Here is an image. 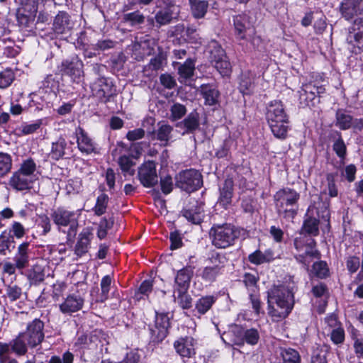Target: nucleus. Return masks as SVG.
<instances>
[{
	"label": "nucleus",
	"mask_w": 363,
	"mask_h": 363,
	"mask_svg": "<svg viewBox=\"0 0 363 363\" xmlns=\"http://www.w3.org/2000/svg\"><path fill=\"white\" fill-rule=\"evenodd\" d=\"M318 207L311 205L306 213L301 228L304 235L294 239V245L297 251L296 259L303 263L311 279L318 278V249L313 238L318 234Z\"/></svg>",
	"instance_id": "f257e3e1"
},
{
	"label": "nucleus",
	"mask_w": 363,
	"mask_h": 363,
	"mask_svg": "<svg viewBox=\"0 0 363 363\" xmlns=\"http://www.w3.org/2000/svg\"><path fill=\"white\" fill-rule=\"evenodd\" d=\"M268 314L274 322L286 318L294 304L293 288L289 285H274L267 292Z\"/></svg>",
	"instance_id": "f03ea898"
},
{
	"label": "nucleus",
	"mask_w": 363,
	"mask_h": 363,
	"mask_svg": "<svg viewBox=\"0 0 363 363\" xmlns=\"http://www.w3.org/2000/svg\"><path fill=\"white\" fill-rule=\"evenodd\" d=\"M266 119L274 137L285 139L289 127V116L281 101L274 100L267 106Z\"/></svg>",
	"instance_id": "7ed1b4c3"
},
{
	"label": "nucleus",
	"mask_w": 363,
	"mask_h": 363,
	"mask_svg": "<svg viewBox=\"0 0 363 363\" xmlns=\"http://www.w3.org/2000/svg\"><path fill=\"white\" fill-rule=\"evenodd\" d=\"M300 195L294 189L284 188L274 196L275 206L279 216L286 220H292L298 213Z\"/></svg>",
	"instance_id": "20e7f679"
},
{
	"label": "nucleus",
	"mask_w": 363,
	"mask_h": 363,
	"mask_svg": "<svg viewBox=\"0 0 363 363\" xmlns=\"http://www.w3.org/2000/svg\"><path fill=\"white\" fill-rule=\"evenodd\" d=\"M240 235V230L230 223L214 224L209 231L212 245L220 249L233 246Z\"/></svg>",
	"instance_id": "39448f33"
},
{
	"label": "nucleus",
	"mask_w": 363,
	"mask_h": 363,
	"mask_svg": "<svg viewBox=\"0 0 363 363\" xmlns=\"http://www.w3.org/2000/svg\"><path fill=\"white\" fill-rule=\"evenodd\" d=\"M78 211H69L64 208H57L52 214L51 218L58 228L69 227L68 235H75L78 228Z\"/></svg>",
	"instance_id": "423d86ee"
},
{
	"label": "nucleus",
	"mask_w": 363,
	"mask_h": 363,
	"mask_svg": "<svg viewBox=\"0 0 363 363\" xmlns=\"http://www.w3.org/2000/svg\"><path fill=\"white\" fill-rule=\"evenodd\" d=\"M202 183L201 174L194 169L183 170L175 177L176 186L189 193L199 189Z\"/></svg>",
	"instance_id": "0eeeda50"
},
{
	"label": "nucleus",
	"mask_w": 363,
	"mask_h": 363,
	"mask_svg": "<svg viewBox=\"0 0 363 363\" xmlns=\"http://www.w3.org/2000/svg\"><path fill=\"white\" fill-rule=\"evenodd\" d=\"M210 50V62L222 76L228 75L230 72V63L225 50L216 41L211 42Z\"/></svg>",
	"instance_id": "6e6552de"
},
{
	"label": "nucleus",
	"mask_w": 363,
	"mask_h": 363,
	"mask_svg": "<svg viewBox=\"0 0 363 363\" xmlns=\"http://www.w3.org/2000/svg\"><path fill=\"white\" fill-rule=\"evenodd\" d=\"M84 64L77 55L71 56L61 62L62 75L69 77L73 82L79 83L84 76Z\"/></svg>",
	"instance_id": "1a4fd4ad"
},
{
	"label": "nucleus",
	"mask_w": 363,
	"mask_h": 363,
	"mask_svg": "<svg viewBox=\"0 0 363 363\" xmlns=\"http://www.w3.org/2000/svg\"><path fill=\"white\" fill-rule=\"evenodd\" d=\"M169 313L156 312L155 324L150 326V340L154 343L161 342L167 335L170 327Z\"/></svg>",
	"instance_id": "9d476101"
},
{
	"label": "nucleus",
	"mask_w": 363,
	"mask_h": 363,
	"mask_svg": "<svg viewBox=\"0 0 363 363\" xmlns=\"http://www.w3.org/2000/svg\"><path fill=\"white\" fill-rule=\"evenodd\" d=\"M93 94L103 103H107L116 94V89L113 82L106 77H97L91 85Z\"/></svg>",
	"instance_id": "9b49d317"
},
{
	"label": "nucleus",
	"mask_w": 363,
	"mask_h": 363,
	"mask_svg": "<svg viewBox=\"0 0 363 363\" xmlns=\"http://www.w3.org/2000/svg\"><path fill=\"white\" fill-rule=\"evenodd\" d=\"M44 323L39 318L30 322L26 331L21 333L27 341L29 347L34 348L41 344L44 340Z\"/></svg>",
	"instance_id": "f8f14e48"
},
{
	"label": "nucleus",
	"mask_w": 363,
	"mask_h": 363,
	"mask_svg": "<svg viewBox=\"0 0 363 363\" xmlns=\"http://www.w3.org/2000/svg\"><path fill=\"white\" fill-rule=\"evenodd\" d=\"M156 163L154 161L144 162L138 171V178L145 188L154 187L158 183Z\"/></svg>",
	"instance_id": "ddd939ff"
},
{
	"label": "nucleus",
	"mask_w": 363,
	"mask_h": 363,
	"mask_svg": "<svg viewBox=\"0 0 363 363\" xmlns=\"http://www.w3.org/2000/svg\"><path fill=\"white\" fill-rule=\"evenodd\" d=\"M38 8L33 5L30 6L26 4L24 6L18 8L16 11V20L18 25L21 28L30 29L33 28Z\"/></svg>",
	"instance_id": "4468645a"
},
{
	"label": "nucleus",
	"mask_w": 363,
	"mask_h": 363,
	"mask_svg": "<svg viewBox=\"0 0 363 363\" xmlns=\"http://www.w3.org/2000/svg\"><path fill=\"white\" fill-rule=\"evenodd\" d=\"M84 300L79 294H69L59 304V309L63 314L71 315L80 311L84 306Z\"/></svg>",
	"instance_id": "2eb2a0df"
},
{
	"label": "nucleus",
	"mask_w": 363,
	"mask_h": 363,
	"mask_svg": "<svg viewBox=\"0 0 363 363\" xmlns=\"http://www.w3.org/2000/svg\"><path fill=\"white\" fill-rule=\"evenodd\" d=\"M340 11L342 16L347 21L359 15H362V0H344L341 3Z\"/></svg>",
	"instance_id": "dca6fc26"
},
{
	"label": "nucleus",
	"mask_w": 363,
	"mask_h": 363,
	"mask_svg": "<svg viewBox=\"0 0 363 363\" xmlns=\"http://www.w3.org/2000/svg\"><path fill=\"white\" fill-rule=\"evenodd\" d=\"M221 339L226 346H243V328L238 325H231L228 330L224 332Z\"/></svg>",
	"instance_id": "f3484780"
},
{
	"label": "nucleus",
	"mask_w": 363,
	"mask_h": 363,
	"mask_svg": "<svg viewBox=\"0 0 363 363\" xmlns=\"http://www.w3.org/2000/svg\"><path fill=\"white\" fill-rule=\"evenodd\" d=\"M72 143L69 145L65 138H59L57 141L52 143L50 157L55 160L64 157L69 158L72 152Z\"/></svg>",
	"instance_id": "a211bd4d"
},
{
	"label": "nucleus",
	"mask_w": 363,
	"mask_h": 363,
	"mask_svg": "<svg viewBox=\"0 0 363 363\" xmlns=\"http://www.w3.org/2000/svg\"><path fill=\"white\" fill-rule=\"evenodd\" d=\"M71 16L65 11H60L54 18L52 30L56 34H66L74 27Z\"/></svg>",
	"instance_id": "6ab92c4d"
},
{
	"label": "nucleus",
	"mask_w": 363,
	"mask_h": 363,
	"mask_svg": "<svg viewBox=\"0 0 363 363\" xmlns=\"http://www.w3.org/2000/svg\"><path fill=\"white\" fill-rule=\"evenodd\" d=\"M346 40L349 44L363 45V18H357L354 21L349 29Z\"/></svg>",
	"instance_id": "aec40b11"
},
{
	"label": "nucleus",
	"mask_w": 363,
	"mask_h": 363,
	"mask_svg": "<svg viewBox=\"0 0 363 363\" xmlns=\"http://www.w3.org/2000/svg\"><path fill=\"white\" fill-rule=\"evenodd\" d=\"M193 274L194 268L191 266L179 270L175 277L174 291H188Z\"/></svg>",
	"instance_id": "412c9836"
},
{
	"label": "nucleus",
	"mask_w": 363,
	"mask_h": 363,
	"mask_svg": "<svg viewBox=\"0 0 363 363\" xmlns=\"http://www.w3.org/2000/svg\"><path fill=\"white\" fill-rule=\"evenodd\" d=\"M34 181L21 172L16 171L9 179V184L16 191H24L31 189Z\"/></svg>",
	"instance_id": "4be33fe9"
},
{
	"label": "nucleus",
	"mask_w": 363,
	"mask_h": 363,
	"mask_svg": "<svg viewBox=\"0 0 363 363\" xmlns=\"http://www.w3.org/2000/svg\"><path fill=\"white\" fill-rule=\"evenodd\" d=\"M30 243L24 242L18 246L16 252L13 257V262L16 264L17 269L23 270L29 265L30 250Z\"/></svg>",
	"instance_id": "5701e85b"
},
{
	"label": "nucleus",
	"mask_w": 363,
	"mask_h": 363,
	"mask_svg": "<svg viewBox=\"0 0 363 363\" xmlns=\"http://www.w3.org/2000/svg\"><path fill=\"white\" fill-rule=\"evenodd\" d=\"M174 346L177 352L182 357L189 358L195 354L194 340L191 337L177 340Z\"/></svg>",
	"instance_id": "b1692460"
},
{
	"label": "nucleus",
	"mask_w": 363,
	"mask_h": 363,
	"mask_svg": "<svg viewBox=\"0 0 363 363\" xmlns=\"http://www.w3.org/2000/svg\"><path fill=\"white\" fill-rule=\"evenodd\" d=\"M76 136L78 148L82 152L90 154L94 151V143L82 128L76 130Z\"/></svg>",
	"instance_id": "393cba45"
},
{
	"label": "nucleus",
	"mask_w": 363,
	"mask_h": 363,
	"mask_svg": "<svg viewBox=\"0 0 363 363\" xmlns=\"http://www.w3.org/2000/svg\"><path fill=\"white\" fill-rule=\"evenodd\" d=\"M199 113L194 110L182 121L178 123L177 127L184 129L183 134L192 133L199 128Z\"/></svg>",
	"instance_id": "a878e982"
},
{
	"label": "nucleus",
	"mask_w": 363,
	"mask_h": 363,
	"mask_svg": "<svg viewBox=\"0 0 363 363\" xmlns=\"http://www.w3.org/2000/svg\"><path fill=\"white\" fill-rule=\"evenodd\" d=\"M6 344L9 351L16 354L17 356H24L28 352V347L29 346L26 338L21 333Z\"/></svg>",
	"instance_id": "bb28decb"
},
{
	"label": "nucleus",
	"mask_w": 363,
	"mask_h": 363,
	"mask_svg": "<svg viewBox=\"0 0 363 363\" xmlns=\"http://www.w3.org/2000/svg\"><path fill=\"white\" fill-rule=\"evenodd\" d=\"M233 194V182L231 179L225 180L223 186L220 188V196L218 203L223 208H227L230 204Z\"/></svg>",
	"instance_id": "cd10ccee"
},
{
	"label": "nucleus",
	"mask_w": 363,
	"mask_h": 363,
	"mask_svg": "<svg viewBox=\"0 0 363 363\" xmlns=\"http://www.w3.org/2000/svg\"><path fill=\"white\" fill-rule=\"evenodd\" d=\"M183 216L193 224H200L204 217V210L203 205L196 204L189 208H185L182 211Z\"/></svg>",
	"instance_id": "c85d7f7f"
},
{
	"label": "nucleus",
	"mask_w": 363,
	"mask_h": 363,
	"mask_svg": "<svg viewBox=\"0 0 363 363\" xmlns=\"http://www.w3.org/2000/svg\"><path fill=\"white\" fill-rule=\"evenodd\" d=\"M200 89L201 94L205 99L206 105L215 106L218 104L220 94L214 86L211 84H202Z\"/></svg>",
	"instance_id": "c756f323"
},
{
	"label": "nucleus",
	"mask_w": 363,
	"mask_h": 363,
	"mask_svg": "<svg viewBox=\"0 0 363 363\" xmlns=\"http://www.w3.org/2000/svg\"><path fill=\"white\" fill-rule=\"evenodd\" d=\"M19 49L11 38L0 37V54L6 57H15L19 53Z\"/></svg>",
	"instance_id": "7c9ffc66"
},
{
	"label": "nucleus",
	"mask_w": 363,
	"mask_h": 363,
	"mask_svg": "<svg viewBox=\"0 0 363 363\" xmlns=\"http://www.w3.org/2000/svg\"><path fill=\"white\" fill-rule=\"evenodd\" d=\"M234 26L238 38L245 39V33L250 27L249 17L245 13L236 16L234 18Z\"/></svg>",
	"instance_id": "2f4dec72"
},
{
	"label": "nucleus",
	"mask_w": 363,
	"mask_h": 363,
	"mask_svg": "<svg viewBox=\"0 0 363 363\" xmlns=\"http://www.w3.org/2000/svg\"><path fill=\"white\" fill-rule=\"evenodd\" d=\"M191 13L196 19L203 18L207 13L208 3L205 0H189Z\"/></svg>",
	"instance_id": "473e14b6"
},
{
	"label": "nucleus",
	"mask_w": 363,
	"mask_h": 363,
	"mask_svg": "<svg viewBox=\"0 0 363 363\" xmlns=\"http://www.w3.org/2000/svg\"><path fill=\"white\" fill-rule=\"evenodd\" d=\"M177 14L178 11L161 9L156 13L155 20L159 27H160L171 23L174 19L177 18Z\"/></svg>",
	"instance_id": "72a5a7b5"
},
{
	"label": "nucleus",
	"mask_w": 363,
	"mask_h": 363,
	"mask_svg": "<svg viewBox=\"0 0 363 363\" xmlns=\"http://www.w3.org/2000/svg\"><path fill=\"white\" fill-rule=\"evenodd\" d=\"M316 93H318V87L312 84H306L301 93L300 98L306 101V105L309 107L315 106Z\"/></svg>",
	"instance_id": "f704fd0d"
},
{
	"label": "nucleus",
	"mask_w": 363,
	"mask_h": 363,
	"mask_svg": "<svg viewBox=\"0 0 363 363\" xmlns=\"http://www.w3.org/2000/svg\"><path fill=\"white\" fill-rule=\"evenodd\" d=\"M195 69L194 61L191 58L186 59L184 64L180 65L178 68L180 82H185L186 80L191 78Z\"/></svg>",
	"instance_id": "c9c22d12"
},
{
	"label": "nucleus",
	"mask_w": 363,
	"mask_h": 363,
	"mask_svg": "<svg viewBox=\"0 0 363 363\" xmlns=\"http://www.w3.org/2000/svg\"><path fill=\"white\" fill-rule=\"evenodd\" d=\"M216 301L214 296H205L199 298L195 303V310L199 315L206 313Z\"/></svg>",
	"instance_id": "e433bc0d"
},
{
	"label": "nucleus",
	"mask_w": 363,
	"mask_h": 363,
	"mask_svg": "<svg viewBox=\"0 0 363 363\" xmlns=\"http://www.w3.org/2000/svg\"><path fill=\"white\" fill-rule=\"evenodd\" d=\"M158 125L159 128L156 133H155V131H150L148 133L151 135L156 134L157 140L164 143V145H167L171 138L173 128L167 123H159Z\"/></svg>",
	"instance_id": "4c0bfd02"
},
{
	"label": "nucleus",
	"mask_w": 363,
	"mask_h": 363,
	"mask_svg": "<svg viewBox=\"0 0 363 363\" xmlns=\"http://www.w3.org/2000/svg\"><path fill=\"white\" fill-rule=\"evenodd\" d=\"M91 234L87 232H82L79 235V240L75 245V254L82 257L88 252L90 245Z\"/></svg>",
	"instance_id": "58836bf2"
},
{
	"label": "nucleus",
	"mask_w": 363,
	"mask_h": 363,
	"mask_svg": "<svg viewBox=\"0 0 363 363\" xmlns=\"http://www.w3.org/2000/svg\"><path fill=\"white\" fill-rule=\"evenodd\" d=\"M226 262L227 259L225 256L217 252H212L207 259V264L212 267L220 273H221V270L223 269Z\"/></svg>",
	"instance_id": "ea45409f"
},
{
	"label": "nucleus",
	"mask_w": 363,
	"mask_h": 363,
	"mask_svg": "<svg viewBox=\"0 0 363 363\" xmlns=\"http://www.w3.org/2000/svg\"><path fill=\"white\" fill-rule=\"evenodd\" d=\"M248 259L252 264H261L272 260L273 253L270 250H267L264 252L260 250H256L249 255Z\"/></svg>",
	"instance_id": "a19ab883"
},
{
	"label": "nucleus",
	"mask_w": 363,
	"mask_h": 363,
	"mask_svg": "<svg viewBox=\"0 0 363 363\" xmlns=\"http://www.w3.org/2000/svg\"><path fill=\"white\" fill-rule=\"evenodd\" d=\"M27 276L31 284H38L43 281L45 274L43 266L39 264H34L32 268L28 271Z\"/></svg>",
	"instance_id": "79ce46f5"
},
{
	"label": "nucleus",
	"mask_w": 363,
	"mask_h": 363,
	"mask_svg": "<svg viewBox=\"0 0 363 363\" xmlns=\"http://www.w3.org/2000/svg\"><path fill=\"white\" fill-rule=\"evenodd\" d=\"M12 162V157L9 154L0 152V179L11 172Z\"/></svg>",
	"instance_id": "37998d69"
},
{
	"label": "nucleus",
	"mask_w": 363,
	"mask_h": 363,
	"mask_svg": "<svg viewBox=\"0 0 363 363\" xmlns=\"http://www.w3.org/2000/svg\"><path fill=\"white\" fill-rule=\"evenodd\" d=\"M336 121L337 125L341 130H347L352 128L353 118L350 115L347 114L345 111L338 110L336 113Z\"/></svg>",
	"instance_id": "c03bdc74"
},
{
	"label": "nucleus",
	"mask_w": 363,
	"mask_h": 363,
	"mask_svg": "<svg viewBox=\"0 0 363 363\" xmlns=\"http://www.w3.org/2000/svg\"><path fill=\"white\" fill-rule=\"evenodd\" d=\"M109 201V197L107 194L103 193L100 194L97 199L96 204L93 208L94 214L100 216L104 214L106 211V208L108 206Z\"/></svg>",
	"instance_id": "a18cd8bd"
},
{
	"label": "nucleus",
	"mask_w": 363,
	"mask_h": 363,
	"mask_svg": "<svg viewBox=\"0 0 363 363\" xmlns=\"http://www.w3.org/2000/svg\"><path fill=\"white\" fill-rule=\"evenodd\" d=\"M123 21L131 26L140 25L145 22L144 15L139 11L128 13L123 15Z\"/></svg>",
	"instance_id": "49530a36"
},
{
	"label": "nucleus",
	"mask_w": 363,
	"mask_h": 363,
	"mask_svg": "<svg viewBox=\"0 0 363 363\" xmlns=\"http://www.w3.org/2000/svg\"><path fill=\"white\" fill-rule=\"evenodd\" d=\"M118 164L121 170L129 175L135 174V169L133 167L135 165V162L131 157L123 155L118 159Z\"/></svg>",
	"instance_id": "de8ad7c7"
},
{
	"label": "nucleus",
	"mask_w": 363,
	"mask_h": 363,
	"mask_svg": "<svg viewBox=\"0 0 363 363\" xmlns=\"http://www.w3.org/2000/svg\"><path fill=\"white\" fill-rule=\"evenodd\" d=\"M281 355L283 363H301L299 353L292 348L281 349Z\"/></svg>",
	"instance_id": "09e8293b"
},
{
	"label": "nucleus",
	"mask_w": 363,
	"mask_h": 363,
	"mask_svg": "<svg viewBox=\"0 0 363 363\" xmlns=\"http://www.w3.org/2000/svg\"><path fill=\"white\" fill-rule=\"evenodd\" d=\"M177 296L174 295V300L177 299L179 306L183 309H189L192 306V298L187 291H174Z\"/></svg>",
	"instance_id": "8fccbe9b"
},
{
	"label": "nucleus",
	"mask_w": 363,
	"mask_h": 363,
	"mask_svg": "<svg viewBox=\"0 0 363 363\" xmlns=\"http://www.w3.org/2000/svg\"><path fill=\"white\" fill-rule=\"evenodd\" d=\"M96 333V331H94L89 335L83 334L79 336L75 345L81 347H89L92 343H96V342L99 341V337Z\"/></svg>",
	"instance_id": "3c124183"
},
{
	"label": "nucleus",
	"mask_w": 363,
	"mask_h": 363,
	"mask_svg": "<svg viewBox=\"0 0 363 363\" xmlns=\"http://www.w3.org/2000/svg\"><path fill=\"white\" fill-rule=\"evenodd\" d=\"M259 340V333L255 328L245 329L243 328V345L247 343L250 345H255Z\"/></svg>",
	"instance_id": "603ef678"
},
{
	"label": "nucleus",
	"mask_w": 363,
	"mask_h": 363,
	"mask_svg": "<svg viewBox=\"0 0 363 363\" xmlns=\"http://www.w3.org/2000/svg\"><path fill=\"white\" fill-rule=\"evenodd\" d=\"M169 119L172 121H176L181 119L186 113V108L184 105L179 103H174L169 109Z\"/></svg>",
	"instance_id": "864d4df0"
},
{
	"label": "nucleus",
	"mask_w": 363,
	"mask_h": 363,
	"mask_svg": "<svg viewBox=\"0 0 363 363\" xmlns=\"http://www.w3.org/2000/svg\"><path fill=\"white\" fill-rule=\"evenodd\" d=\"M36 169V164L32 159H28L23 162L18 172H21L26 176L35 180L34 172Z\"/></svg>",
	"instance_id": "5fc2aeb1"
},
{
	"label": "nucleus",
	"mask_w": 363,
	"mask_h": 363,
	"mask_svg": "<svg viewBox=\"0 0 363 363\" xmlns=\"http://www.w3.org/2000/svg\"><path fill=\"white\" fill-rule=\"evenodd\" d=\"M333 149L340 160H345L347 155V147L340 134L334 142Z\"/></svg>",
	"instance_id": "6e6d98bb"
},
{
	"label": "nucleus",
	"mask_w": 363,
	"mask_h": 363,
	"mask_svg": "<svg viewBox=\"0 0 363 363\" xmlns=\"http://www.w3.org/2000/svg\"><path fill=\"white\" fill-rule=\"evenodd\" d=\"M220 274L218 271L208 264H206L201 272L200 276L205 281L212 283L216 281Z\"/></svg>",
	"instance_id": "4d7b16f0"
},
{
	"label": "nucleus",
	"mask_w": 363,
	"mask_h": 363,
	"mask_svg": "<svg viewBox=\"0 0 363 363\" xmlns=\"http://www.w3.org/2000/svg\"><path fill=\"white\" fill-rule=\"evenodd\" d=\"M152 290V281L145 280L143 281L138 291L135 294V297L139 300L143 298V296H148Z\"/></svg>",
	"instance_id": "13d9d810"
},
{
	"label": "nucleus",
	"mask_w": 363,
	"mask_h": 363,
	"mask_svg": "<svg viewBox=\"0 0 363 363\" xmlns=\"http://www.w3.org/2000/svg\"><path fill=\"white\" fill-rule=\"evenodd\" d=\"M111 281V277L109 275L104 276L102 278L101 281V294L99 300L101 302H104L108 298Z\"/></svg>",
	"instance_id": "bf43d9fd"
},
{
	"label": "nucleus",
	"mask_w": 363,
	"mask_h": 363,
	"mask_svg": "<svg viewBox=\"0 0 363 363\" xmlns=\"http://www.w3.org/2000/svg\"><path fill=\"white\" fill-rule=\"evenodd\" d=\"M11 235L12 239L16 238V239H21L26 234V229L24 226L19 222L14 221L11 225L9 228V235Z\"/></svg>",
	"instance_id": "052dcab7"
},
{
	"label": "nucleus",
	"mask_w": 363,
	"mask_h": 363,
	"mask_svg": "<svg viewBox=\"0 0 363 363\" xmlns=\"http://www.w3.org/2000/svg\"><path fill=\"white\" fill-rule=\"evenodd\" d=\"M14 79V73L10 69H6L0 72V88L8 87Z\"/></svg>",
	"instance_id": "680f3d73"
},
{
	"label": "nucleus",
	"mask_w": 363,
	"mask_h": 363,
	"mask_svg": "<svg viewBox=\"0 0 363 363\" xmlns=\"http://www.w3.org/2000/svg\"><path fill=\"white\" fill-rule=\"evenodd\" d=\"M13 242L11 235L4 231L0 235V254L6 255V250L9 249L11 243Z\"/></svg>",
	"instance_id": "e2e57ef3"
},
{
	"label": "nucleus",
	"mask_w": 363,
	"mask_h": 363,
	"mask_svg": "<svg viewBox=\"0 0 363 363\" xmlns=\"http://www.w3.org/2000/svg\"><path fill=\"white\" fill-rule=\"evenodd\" d=\"M114 45V41L108 39H105L98 40L96 43L91 44V49L94 51H105L106 50L113 48Z\"/></svg>",
	"instance_id": "0e129e2a"
},
{
	"label": "nucleus",
	"mask_w": 363,
	"mask_h": 363,
	"mask_svg": "<svg viewBox=\"0 0 363 363\" xmlns=\"http://www.w3.org/2000/svg\"><path fill=\"white\" fill-rule=\"evenodd\" d=\"M254 87L252 78L247 75H242L240 82V89L243 94H250Z\"/></svg>",
	"instance_id": "69168bd1"
},
{
	"label": "nucleus",
	"mask_w": 363,
	"mask_h": 363,
	"mask_svg": "<svg viewBox=\"0 0 363 363\" xmlns=\"http://www.w3.org/2000/svg\"><path fill=\"white\" fill-rule=\"evenodd\" d=\"M319 313H323L324 309H322V305L320 304L323 302V306L325 307L327 304V300L329 297L328 289L326 286L323 284H319Z\"/></svg>",
	"instance_id": "338daca9"
},
{
	"label": "nucleus",
	"mask_w": 363,
	"mask_h": 363,
	"mask_svg": "<svg viewBox=\"0 0 363 363\" xmlns=\"http://www.w3.org/2000/svg\"><path fill=\"white\" fill-rule=\"evenodd\" d=\"M330 337L331 340L335 344H340L343 342L345 340V332L343 328L338 327L337 328H334L330 332Z\"/></svg>",
	"instance_id": "774afa93"
}]
</instances>
